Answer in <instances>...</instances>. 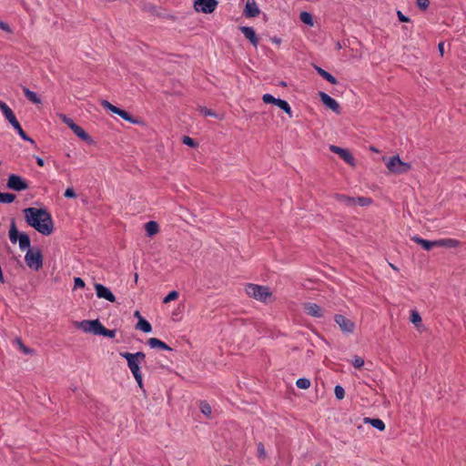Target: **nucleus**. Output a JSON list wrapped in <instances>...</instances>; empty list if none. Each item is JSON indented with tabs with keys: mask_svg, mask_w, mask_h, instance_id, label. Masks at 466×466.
Segmentation results:
<instances>
[{
	"mask_svg": "<svg viewBox=\"0 0 466 466\" xmlns=\"http://www.w3.org/2000/svg\"><path fill=\"white\" fill-rule=\"evenodd\" d=\"M25 220L28 226L44 236H49L54 231V221L51 214L46 208H26L24 209Z\"/></svg>",
	"mask_w": 466,
	"mask_h": 466,
	"instance_id": "obj_1",
	"label": "nucleus"
},
{
	"mask_svg": "<svg viewBox=\"0 0 466 466\" xmlns=\"http://www.w3.org/2000/svg\"><path fill=\"white\" fill-rule=\"evenodd\" d=\"M119 355L125 359L127 362V367L129 368L132 375L134 376L138 387L143 389V377L140 370V365L145 362L146 355L142 351H138L136 353L130 352H119Z\"/></svg>",
	"mask_w": 466,
	"mask_h": 466,
	"instance_id": "obj_2",
	"label": "nucleus"
},
{
	"mask_svg": "<svg viewBox=\"0 0 466 466\" xmlns=\"http://www.w3.org/2000/svg\"><path fill=\"white\" fill-rule=\"evenodd\" d=\"M9 239L12 243H16L18 241L19 248L21 250H28L30 249V238L25 232H19L15 226V222L12 219L9 229Z\"/></svg>",
	"mask_w": 466,
	"mask_h": 466,
	"instance_id": "obj_3",
	"label": "nucleus"
},
{
	"mask_svg": "<svg viewBox=\"0 0 466 466\" xmlns=\"http://www.w3.org/2000/svg\"><path fill=\"white\" fill-rule=\"evenodd\" d=\"M245 291L248 297L261 302H266L267 299L272 296V293L269 291L268 287L252 283L246 285Z\"/></svg>",
	"mask_w": 466,
	"mask_h": 466,
	"instance_id": "obj_4",
	"label": "nucleus"
},
{
	"mask_svg": "<svg viewBox=\"0 0 466 466\" xmlns=\"http://www.w3.org/2000/svg\"><path fill=\"white\" fill-rule=\"evenodd\" d=\"M387 168L394 174H404L408 172L411 166L407 162H403L399 155L393 156L388 159L386 162Z\"/></svg>",
	"mask_w": 466,
	"mask_h": 466,
	"instance_id": "obj_5",
	"label": "nucleus"
},
{
	"mask_svg": "<svg viewBox=\"0 0 466 466\" xmlns=\"http://www.w3.org/2000/svg\"><path fill=\"white\" fill-rule=\"evenodd\" d=\"M101 106L111 111L112 113L119 116L121 118L125 119L126 121L131 123V124H135V125H139V124H142V121L138 118H136L134 116H132L128 112H127L126 110H123L114 105H112L110 102H108L107 100H102L101 101Z\"/></svg>",
	"mask_w": 466,
	"mask_h": 466,
	"instance_id": "obj_6",
	"label": "nucleus"
},
{
	"mask_svg": "<svg viewBox=\"0 0 466 466\" xmlns=\"http://www.w3.org/2000/svg\"><path fill=\"white\" fill-rule=\"evenodd\" d=\"M27 267L34 270H39L43 267V256L39 249H28L25 256Z\"/></svg>",
	"mask_w": 466,
	"mask_h": 466,
	"instance_id": "obj_7",
	"label": "nucleus"
},
{
	"mask_svg": "<svg viewBox=\"0 0 466 466\" xmlns=\"http://www.w3.org/2000/svg\"><path fill=\"white\" fill-rule=\"evenodd\" d=\"M262 100L265 104H274L281 110H283L291 118L293 116L292 109L289 104L283 99L276 98L271 94H264L262 96Z\"/></svg>",
	"mask_w": 466,
	"mask_h": 466,
	"instance_id": "obj_8",
	"label": "nucleus"
},
{
	"mask_svg": "<svg viewBox=\"0 0 466 466\" xmlns=\"http://www.w3.org/2000/svg\"><path fill=\"white\" fill-rule=\"evenodd\" d=\"M218 5L217 0H194V9L198 13L211 14Z\"/></svg>",
	"mask_w": 466,
	"mask_h": 466,
	"instance_id": "obj_9",
	"label": "nucleus"
},
{
	"mask_svg": "<svg viewBox=\"0 0 466 466\" xmlns=\"http://www.w3.org/2000/svg\"><path fill=\"white\" fill-rule=\"evenodd\" d=\"M334 321L339 327L340 330L343 333L350 334L353 333L355 330V323L351 319H347L345 316L341 314H336L334 316Z\"/></svg>",
	"mask_w": 466,
	"mask_h": 466,
	"instance_id": "obj_10",
	"label": "nucleus"
},
{
	"mask_svg": "<svg viewBox=\"0 0 466 466\" xmlns=\"http://www.w3.org/2000/svg\"><path fill=\"white\" fill-rule=\"evenodd\" d=\"M7 187L15 190V191H23L29 187L28 183L20 176L15 174H11L7 179Z\"/></svg>",
	"mask_w": 466,
	"mask_h": 466,
	"instance_id": "obj_11",
	"label": "nucleus"
},
{
	"mask_svg": "<svg viewBox=\"0 0 466 466\" xmlns=\"http://www.w3.org/2000/svg\"><path fill=\"white\" fill-rule=\"evenodd\" d=\"M78 327L86 333H92L94 335H100L103 325L98 319L93 320H83L78 324Z\"/></svg>",
	"mask_w": 466,
	"mask_h": 466,
	"instance_id": "obj_12",
	"label": "nucleus"
},
{
	"mask_svg": "<svg viewBox=\"0 0 466 466\" xmlns=\"http://www.w3.org/2000/svg\"><path fill=\"white\" fill-rule=\"evenodd\" d=\"M0 110L2 111L3 115L13 127H19L20 123L16 119V116L14 114L13 110L6 103H5L2 100H0Z\"/></svg>",
	"mask_w": 466,
	"mask_h": 466,
	"instance_id": "obj_13",
	"label": "nucleus"
},
{
	"mask_svg": "<svg viewBox=\"0 0 466 466\" xmlns=\"http://www.w3.org/2000/svg\"><path fill=\"white\" fill-rule=\"evenodd\" d=\"M303 309L305 313L313 318H322L324 316V311L320 306L313 302H306L303 304Z\"/></svg>",
	"mask_w": 466,
	"mask_h": 466,
	"instance_id": "obj_14",
	"label": "nucleus"
},
{
	"mask_svg": "<svg viewBox=\"0 0 466 466\" xmlns=\"http://www.w3.org/2000/svg\"><path fill=\"white\" fill-rule=\"evenodd\" d=\"M95 289L97 298L99 299H105L107 301L115 302L116 301V296L112 293V291L106 286L96 283L95 284Z\"/></svg>",
	"mask_w": 466,
	"mask_h": 466,
	"instance_id": "obj_15",
	"label": "nucleus"
},
{
	"mask_svg": "<svg viewBox=\"0 0 466 466\" xmlns=\"http://www.w3.org/2000/svg\"><path fill=\"white\" fill-rule=\"evenodd\" d=\"M319 97L321 102L329 109L334 111L335 113H339V103L331 97L329 95L325 92H319Z\"/></svg>",
	"mask_w": 466,
	"mask_h": 466,
	"instance_id": "obj_16",
	"label": "nucleus"
},
{
	"mask_svg": "<svg viewBox=\"0 0 466 466\" xmlns=\"http://www.w3.org/2000/svg\"><path fill=\"white\" fill-rule=\"evenodd\" d=\"M329 149H330L331 152L339 155V157L346 163H348L350 165H354V157H353V156L351 155V153L349 150L341 148V147H337V146H333V145L329 147Z\"/></svg>",
	"mask_w": 466,
	"mask_h": 466,
	"instance_id": "obj_17",
	"label": "nucleus"
},
{
	"mask_svg": "<svg viewBox=\"0 0 466 466\" xmlns=\"http://www.w3.org/2000/svg\"><path fill=\"white\" fill-rule=\"evenodd\" d=\"M260 10L255 0H247L244 15L247 17H256L259 15Z\"/></svg>",
	"mask_w": 466,
	"mask_h": 466,
	"instance_id": "obj_18",
	"label": "nucleus"
},
{
	"mask_svg": "<svg viewBox=\"0 0 466 466\" xmlns=\"http://www.w3.org/2000/svg\"><path fill=\"white\" fill-rule=\"evenodd\" d=\"M239 30L242 32V34L245 35L247 39L249 40V42L256 47L258 44V37L257 36V34L253 27L250 26H240Z\"/></svg>",
	"mask_w": 466,
	"mask_h": 466,
	"instance_id": "obj_19",
	"label": "nucleus"
},
{
	"mask_svg": "<svg viewBox=\"0 0 466 466\" xmlns=\"http://www.w3.org/2000/svg\"><path fill=\"white\" fill-rule=\"evenodd\" d=\"M411 239L420 245L425 250H431L434 247H438L437 240H427L424 238H421L419 236H413Z\"/></svg>",
	"mask_w": 466,
	"mask_h": 466,
	"instance_id": "obj_20",
	"label": "nucleus"
},
{
	"mask_svg": "<svg viewBox=\"0 0 466 466\" xmlns=\"http://www.w3.org/2000/svg\"><path fill=\"white\" fill-rule=\"evenodd\" d=\"M74 134L80 139L86 141L88 144L93 143L92 137L78 125H74L71 129Z\"/></svg>",
	"mask_w": 466,
	"mask_h": 466,
	"instance_id": "obj_21",
	"label": "nucleus"
},
{
	"mask_svg": "<svg viewBox=\"0 0 466 466\" xmlns=\"http://www.w3.org/2000/svg\"><path fill=\"white\" fill-rule=\"evenodd\" d=\"M147 345L151 349H161V350H168V351L172 350V349L168 345H167L165 342H163L162 340H160L157 338L148 339Z\"/></svg>",
	"mask_w": 466,
	"mask_h": 466,
	"instance_id": "obj_22",
	"label": "nucleus"
},
{
	"mask_svg": "<svg viewBox=\"0 0 466 466\" xmlns=\"http://www.w3.org/2000/svg\"><path fill=\"white\" fill-rule=\"evenodd\" d=\"M334 198L346 207H354V198L343 194H335Z\"/></svg>",
	"mask_w": 466,
	"mask_h": 466,
	"instance_id": "obj_23",
	"label": "nucleus"
},
{
	"mask_svg": "<svg viewBox=\"0 0 466 466\" xmlns=\"http://www.w3.org/2000/svg\"><path fill=\"white\" fill-rule=\"evenodd\" d=\"M438 247L446 248H457L460 245V241L454 238H441L437 240Z\"/></svg>",
	"mask_w": 466,
	"mask_h": 466,
	"instance_id": "obj_24",
	"label": "nucleus"
},
{
	"mask_svg": "<svg viewBox=\"0 0 466 466\" xmlns=\"http://www.w3.org/2000/svg\"><path fill=\"white\" fill-rule=\"evenodd\" d=\"M364 423L370 424L375 429L382 431L385 430V423L380 419H371V418H364Z\"/></svg>",
	"mask_w": 466,
	"mask_h": 466,
	"instance_id": "obj_25",
	"label": "nucleus"
},
{
	"mask_svg": "<svg viewBox=\"0 0 466 466\" xmlns=\"http://www.w3.org/2000/svg\"><path fill=\"white\" fill-rule=\"evenodd\" d=\"M315 69L320 76H322L324 79H326L330 84L336 85L338 83V80L336 79V77L333 76L330 73L324 70L323 68H321L319 66H315Z\"/></svg>",
	"mask_w": 466,
	"mask_h": 466,
	"instance_id": "obj_26",
	"label": "nucleus"
},
{
	"mask_svg": "<svg viewBox=\"0 0 466 466\" xmlns=\"http://www.w3.org/2000/svg\"><path fill=\"white\" fill-rule=\"evenodd\" d=\"M23 92H24L25 96L32 103H34V104H41L42 103V100L36 95V93H35L34 91H31L29 88L24 86Z\"/></svg>",
	"mask_w": 466,
	"mask_h": 466,
	"instance_id": "obj_27",
	"label": "nucleus"
},
{
	"mask_svg": "<svg viewBox=\"0 0 466 466\" xmlns=\"http://www.w3.org/2000/svg\"><path fill=\"white\" fill-rule=\"evenodd\" d=\"M145 229H146L147 235L148 237H152L158 232L159 227L156 221H148L145 224Z\"/></svg>",
	"mask_w": 466,
	"mask_h": 466,
	"instance_id": "obj_28",
	"label": "nucleus"
},
{
	"mask_svg": "<svg viewBox=\"0 0 466 466\" xmlns=\"http://www.w3.org/2000/svg\"><path fill=\"white\" fill-rule=\"evenodd\" d=\"M137 329L142 330L145 333H148L152 330L151 324L143 318H140V319H138Z\"/></svg>",
	"mask_w": 466,
	"mask_h": 466,
	"instance_id": "obj_29",
	"label": "nucleus"
},
{
	"mask_svg": "<svg viewBox=\"0 0 466 466\" xmlns=\"http://www.w3.org/2000/svg\"><path fill=\"white\" fill-rule=\"evenodd\" d=\"M14 342L18 346L19 350L25 355H32L34 354L35 350L26 347L20 338H15L14 339Z\"/></svg>",
	"mask_w": 466,
	"mask_h": 466,
	"instance_id": "obj_30",
	"label": "nucleus"
},
{
	"mask_svg": "<svg viewBox=\"0 0 466 466\" xmlns=\"http://www.w3.org/2000/svg\"><path fill=\"white\" fill-rule=\"evenodd\" d=\"M299 18L302 23H304L309 26H312L314 24L313 17H312L311 14L309 12H306V11L301 12L299 15Z\"/></svg>",
	"mask_w": 466,
	"mask_h": 466,
	"instance_id": "obj_31",
	"label": "nucleus"
},
{
	"mask_svg": "<svg viewBox=\"0 0 466 466\" xmlns=\"http://www.w3.org/2000/svg\"><path fill=\"white\" fill-rule=\"evenodd\" d=\"M14 129L17 132V134L19 135V137L25 140V141H27V142H30L31 144L35 145V140L32 139L31 137H29L25 133V131L23 130L21 125L19 124V127H15Z\"/></svg>",
	"mask_w": 466,
	"mask_h": 466,
	"instance_id": "obj_32",
	"label": "nucleus"
},
{
	"mask_svg": "<svg viewBox=\"0 0 466 466\" xmlns=\"http://www.w3.org/2000/svg\"><path fill=\"white\" fill-rule=\"evenodd\" d=\"M15 199V195L0 192V203H12Z\"/></svg>",
	"mask_w": 466,
	"mask_h": 466,
	"instance_id": "obj_33",
	"label": "nucleus"
},
{
	"mask_svg": "<svg viewBox=\"0 0 466 466\" xmlns=\"http://www.w3.org/2000/svg\"><path fill=\"white\" fill-rule=\"evenodd\" d=\"M296 386L301 390H307L310 386V380L307 378H299L296 381Z\"/></svg>",
	"mask_w": 466,
	"mask_h": 466,
	"instance_id": "obj_34",
	"label": "nucleus"
},
{
	"mask_svg": "<svg viewBox=\"0 0 466 466\" xmlns=\"http://www.w3.org/2000/svg\"><path fill=\"white\" fill-rule=\"evenodd\" d=\"M354 206L359 205L360 207L369 206L372 202L370 198L365 197L354 198Z\"/></svg>",
	"mask_w": 466,
	"mask_h": 466,
	"instance_id": "obj_35",
	"label": "nucleus"
},
{
	"mask_svg": "<svg viewBox=\"0 0 466 466\" xmlns=\"http://www.w3.org/2000/svg\"><path fill=\"white\" fill-rule=\"evenodd\" d=\"M201 412L207 416L209 417L211 415L212 410L211 406L207 401H201L199 405Z\"/></svg>",
	"mask_w": 466,
	"mask_h": 466,
	"instance_id": "obj_36",
	"label": "nucleus"
},
{
	"mask_svg": "<svg viewBox=\"0 0 466 466\" xmlns=\"http://www.w3.org/2000/svg\"><path fill=\"white\" fill-rule=\"evenodd\" d=\"M410 319L415 326H419L421 323V317L417 310H411Z\"/></svg>",
	"mask_w": 466,
	"mask_h": 466,
	"instance_id": "obj_37",
	"label": "nucleus"
},
{
	"mask_svg": "<svg viewBox=\"0 0 466 466\" xmlns=\"http://www.w3.org/2000/svg\"><path fill=\"white\" fill-rule=\"evenodd\" d=\"M351 363L354 368L360 370L364 366V360L360 356H354Z\"/></svg>",
	"mask_w": 466,
	"mask_h": 466,
	"instance_id": "obj_38",
	"label": "nucleus"
},
{
	"mask_svg": "<svg viewBox=\"0 0 466 466\" xmlns=\"http://www.w3.org/2000/svg\"><path fill=\"white\" fill-rule=\"evenodd\" d=\"M59 118L63 121V123H65L70 129H72V127L74 125H76L72 118L68 117L65 114H59Z\"/></svg>",
	"mask_w": 466,
	"mask_h": 466,
	"instance_id": "obj_39",
	"label": "nucleus"
},
{
	"mask_svg": "<svg viewBox=\"0 0 466 466\" xmlns=\"http://www.w3.org/2000/svg\"><path fill=\"white\" fill-rule=\"evenodd\" d=\"M334 393L338 400H342L345 396V390L342 386L336 385L334 388Z\"/></svg>",
	"mask_w": 466,
	"mask_h": 466,
	"instance_id": "obj_40",
	"label": "nucleus"
},
{
	"mask_svg": "<svg viewBox=\"0 0 466 466\" xmlns=\"http://www.w3.org/2000/svg\"><path fill=\"white\" fill-rule=\"evenodd\" d=\"M178 297V292L176 291V290H173L171 292H169L163 299V302L164 303H168L172 300H175L176 299H177Z\"/></svg>",
	"mask_w": 466,
	"mask_h": 466,
	"instance_id": "obj_41",
	"label": "nucleus"
},
{
	"mask_svg": "<svg viewBox=\"0 0 466 466\" xmlns=\"http://www.w3.org/2000/svg\"><path fill=\"white\" fill-rule=\"evenodd\" d=\"M101 336L107 337V338H114L116 336V330L115 329H106L104 326L101 330Z\"/></svg>",
	"mask_w": 466,
	"mask_h": 466,
	"instance_id": "obj_42",
	"label": "nucleus"
},
{
	"mask_svg": "<svg viewBox=\"0 0 466 466\" xmlns=\"http://www.w3.org/2000/svg\"><path fill=\"white\" fill-rule=\"evenodd\" d=\"M85 286V281L81 278L76 277L74 279V289H84Z\"/></svg>",
	"mask_w": 466,
	"mask_h": 466,
	"instance_id": "obj_43",
	"label": "nucleus"
},
{
	"mask_svg": "<svg viewBox=\"0 0 466 466\" xmlns=\"http://www.w3.org/2000/svg\"><path fill=\"white\" fill-rule=\"evenodd\" d=\"M183 143H184L185 145H187V146L190 147H197V143H196V141H195L193 138H191V137H187V136H185V137H183Z\"/></svg>",
	"mask_w": 466,
	"mask_h": 466,
	"instance_id": "obj_44",
	"label": "nucleus"
},
{
	"mask_svg": "<svg viewBox=\"0 0 466 466\" xmlns=\"http://www.w3.org/2000/svg\"><path fill=\"white\" fill-rule=\"evenodd\" d=\"M417 5L421 10H426L430 5L429 0H417Z\"/></svg>",
	"mask_w": 466,
	"mask_h": 466,
	"instance_id": "obj_45",
	"label": "nucleus"
},
{
	"mask_svg": "<svg viewBox=\"0 0 466 466\" xmlns=\"http://www.w3.org/2000/svg\"><path fill=\"white\" fill-rule=\"evenodd\" d=\"M258 456L262 459L266 457V451L262 442L258 444Z\"/></svg>",
	"mask_w": 466,
	"mask_h": 466,
	"instance_id": "obj_46",
	"label": "nucleus"
},
{
	"mask_svg": "<svg viewBox=\"0 0 466 466\" xmlns=\"http://www.w3.org/2000/svg\"><path fill=\"white\" fill-rule=\"evenodd\" d=\"M65 198H74L76 197L75 190L72 187H67L64 193Z\"/></svg>",
	"mask_w": 466,
	"mask_h": 466,
	"instance_id": "obj_47",
	"label": "nucleus"
},
{
	"mask_svg": "<svg viewBox=\"0 0 466 466\" xmlns=\"http://www.w3.org/2000/svg\"><path fill=\"white\" fill-rule=\"evenodd\" d=\"M0 29H2L3 31H5L6 33H9V34H11L13 32L10 25L7 23L1 21V20H0Z\"/></svg>",
	"mask_w": 466,
	"mask_h": 466,
	"instance_id": "obj_48",
	"label": "nucleus"
},
{
	"mask_svg": "<svg viewBox=\"0 0 466 466\" xmlns=\"http://www.w3.org/2000/svg\"><path fill=\"white\" fill-rule=\"evenodd\" d=\"M397 15L400 22H403V23L410 22V18L407 15H403L400 11L397 12Z\"/></svg>",
	"mask_w": 466,
	"mask_h": 466,
	"instance_id": "obj_49",
	"label": "nucleus"
},
{
	"mask_svg": "<svg viewBox=\"0 0 466 466\" xmlns=\"http://www.w3.org/2000/svg\"><path fill=\"white\" fill-rule=\"evenodd\" d=\"M35 161H36V164L39 166V167H44L45 165V161L42 157H35Z\"/></svg>",
	"mask_w": 466,
	"mask_h": 466,
	"instance_id": "obj_50",
	"label": "nucleus"
},
{
	"mask_svg": "<svg viewBox=\"0 0 466 466\" xmlns=\"http://www.w3.org/2000/svg\"><path fill=\"white\" fill-rule=\"evenodd\" d=\"M203 114L205 116H215L216 115L210 110V109H203L202 110Z\"/></svg>",
	"mask_w": 466,
	"mask_h": 466,
	"instance_id": "obj_51",
	"label": "nucleus"
},
{
	"mask_svg": "<svg viewBox=\"0 0 466 466\" xmlns=\"http://www.w3.org/2000/svg\"><path fill=\"white\" fill-rule=\"evenodd\" d=\"M438 48H439L440 53L442 55L443 54V49H444V44L443 43H440L438 45Z\"/></svg>",
	"mask_w": 466,
	"mask_h": 466,
	"instance_id": "obj_52",
	"label": "nucleus"
},
{
	"mask_svg": "<svg viewBox=\"0 0 466 466\" xmlns=\"http://www.w3.org/2000/svg\"><path fill=\"white\" fill-rule=\"evenodd\" d=\"M134 315H135V317L138 318V319H140V318H142L140 316V312L138 310H137Z\"/></svg>",
	"mask_w": 466,
	"mask_h": 466,
	"instance_id": "obj_53",
	"label": "nucleus"
},
{
	"mask_svg": "<svg viewBox=\"0 0 466 466\" xmlns=\"http://www.w3.org/2000/svg\"><path fill=\"white\" fill-rule=\"evenodd\" d=\"M137 279H138V275H137V274H136V275H135V277H134V279H135L136 281H137Z\"/></svg>",
	"mask_w": 466,
	"mask_h": 466,
	"instance_id": "obj_54",
	"label": "nucleus"
},
{
	"mask_svg": "<svg viewBox=\"0 0 466 466\" xmlns=\"http://www.w3.org/2000/svg\"><path fill=\"white\" fill-rule=\"evenodd\" d=\"M390 267H391L393 269H395V270H397V269H398V268H397L395 266H393L392 264H390Z\"/></svg>",
	"mask_w": 466,
	"mask_h": 466,
	"instance_id": "obj_55",
	"label": "nucleus"
}]
</instances>
